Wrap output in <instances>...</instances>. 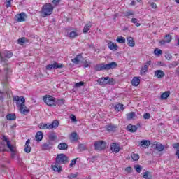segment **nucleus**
I'll list each match as a JSON object with an SVG mask.
<instances>
[{
  "mask_svg": "<svg viewBox=\"0 0 179 179\" xmlns=\"http://www.w3.org/2000/svg\"><path fill=\"white\" fill-rule=\"evenodd\" d=\"M68 157L65 154H59L57 155L55 159V163L54 165H52V169L53 171H57V173H61L62 168L59 164H65L68 163Z\"/></svg>",
  "mask_w": 179,
  "mask_h": 179,
  "instance_id": "f257e3e1",
  "label": "nucleus"
},
{
  "mask_svg": "<svg viewBox=\"0 0 179 179\" xmlns=\"http://www.w3.org/2000/svg\"><path fill=\"white\" fill-rule=\"evenodd\" d=\"M115 68H117V62H113L107 64L101 63L96 64L94 66V69L97 72H100V71H110V69H115Z\"/></svg>",
  "mask_w": 179,
  "mask_h": 179,
  "instance_id": "f03ea898",
  "label": "nucleus"
},
{
  "mask_svg": "<svg viewBox=\"0 0 179 179\" xmlns=\"http://www.w3.org/2000/svg\"><path fill=\"white\" fill-rule=\"evenodd\" d=\"M54 10V7L50 3H45L41 9V13L43 17H47V16H50L52 15V12Z\"/></svg>",
  "mask_w": 179,
  "mask_h": 179,
  "instance_id": "7ed1b4c3",
  "label": "nucleus"
},
{
  "mask_svg": "<svg viewBox=\"0 0 179 179\" xmlns=\"http://www.w3.org/2000/svg\"><path fill=\"white\" fill-rule=\"evenodd\" d=\"M43 101L50 107H55L56 106L55 98L51 95H45L43 96Z\"/></svg>",
  "mask_w": 179,
  "mask_h": 179,
  "instance_id": "20e7f679",
  "label": "nucleus"
},
{
  "mask_svg": "<svg viewBox=\"0 0 179 179\" xmlns=\"http://www.w3.org/2000/svg\"><path fill=\"white\" fill-rule=\"evenodd\" d=\"M13 101H16L17 107H23L24 103H26V99L23 96H16L13 98Z\"/></svg>",
  "mask_w": 179,
  "mask_h": 179,
  "instance_id": "39448f33",
  "label": "nucleus"
},
{
  "mask_svg": "<svg viewBox=\"0 0 179 179\" xmlns=\"http://www.w3.org/2000/svg\"><path fill=\"white\" fill-rule=\"evenodd\" d=\"M95 150H104L106 148V143L105 141H99L94 143Z\"/></svg>",
  "mask_w": 179,
  "mask_h": 179,
  "instance_id": "423d86ee",
  "label": "nucleus"
},
{
  "mask_svg": "<svg viewBox=\"0 0 179 179\" xmlns=\"http://www.w3.org/2000/svg\"><path fill=\"white\" fill-rule=\"evenodd\" d=\"M64 68V66L61 63H58L57 62H53L51 64L46 66V69H58Z\"/></svg>",
  "mask_w": 179,
  "mask_h": 179,
  "instance_id": "0eeeda50",
  "label": "nucleus"
},
{
  "mask_svg": "<svg viewBox=\"0 0 179 179\" xmlns=\"http://www.w3.org/2000/svg\"><path fill=\"white\" fill-rule=\"evenodd\" d=\"M15 19L18 22H24L26 20V13H21L20 14H17Z\"/></svg>",
  "mask_w": 179,
  "mask_h": 179,
  "instance_id": "6e6552de",
  "label": "nucleus"
},
{
  "mask_svg": "<svg viewBox=\"0 0 179 179\" xmlns=\"http://www.w3.org/2000/svg\"><path fill=\"white\" fill-rule=\"evenodd\" d=\"M150 64H152V61L150 60L148 61L145 64L144 66L141 68V70L140 71L141 75H146V72H148V69Z\"/></svg>",
  "mask_w": 179,
  "mask_h": 179,
  "instance_id": "1a4fd4ad",
  "label": "nucleus"
},
{
  "mask_svg": "<svg viewBox=\"0 0 179 179\" xmlns=\"http://www.w3.org/2000/svg\"><path fill=\"white\" fill-rule=\"evenodd\" d=\"M110 150L113 152H115V153H118V152H120V150H121V147L120 146L119 144H117V143H113L111 145H110Z\"/></svg>",
  "mask_w": 179,
  "mask_h": 179,
  "instance_id": "9d476101",
  "label": "nucleus"
},
{
  "mask_svg": "<svg viewBox=\"0 0 179 179\" xmlns=\"http://www.w3.org/2000/svg\"><path fill=\"white\" fill-rule=\"evenodd\" d=\"M24 150L25 153H30V152H31V147L30 146V139L27 140Z\"/></svg>",
  "mask_w": 179,
  "mask_h": 179,
  "instance_id": "9b49d317",
  "label": "nucleus"
},
{
  "mask_svg": "<svg viewBox=\"0 0 179 179\" xmlns=\"http://www.w3.org/2000/svg\"><path fill=\"white\" fill-rule=\"evenodd\" d=\"M140 145L142 148L146 149L147 148H149V146H150V141L148 140H143L140 141Z\"/></svg>",
  "mask_w": 179,
  "mask_h": 179,
  "instance_id": "f8f14e48",
  "label": "nucleus"
},
{
  "mask_svg": "<svg viewBox=\"0 0 179 179\" xmlns=\"http://www.w3.org/2000/svg\"><path fill=\"white\" fill-rule=\"evenodd\" d=\"M106 80H108V78L101 77L98 79L97 82H98L99 85H100L101 86H106Z\"/></svg>",
  "mask_w": 179,
  "mask_h": 179,
  "instance_id": "ddd939ff",
  "label": "nucleus"
},
{
  "mask_svg": "<svg viewBox=\"0 0 179 179\" xmlns=\"http://www.w3.org/2000/svg\"><path fill=\"white\" fill-rule=\"evenodd\" d=\"M127 129L129 132H136V131H138V126L129 124L127 127Z\"/></svg>",
  "mask_w": 179,
  "mask_h": 179,
  "instance_id": "4468645a",
  "label": "nucleus"
},
{
  "mask_svg": "<svg viewBox=\"0 0 179 179\" xmlns=\"http://www.w3.org/2000/svg\"><path fill=\"white\" fill-rule=\"evenodd\" d=\"M155 76L158 79H162V78H164V72L162 70H157L155 72Z\"/></svg>",
  "mask_w": 179,
  "mask_h": 179,
  "instance_id": "2eb2a0df",
  "label": "nucleus"
},
{
  "mask_svg": "<svg viewBox=\"0 0 179 179\" xmlns=\"http://www.w3.org/2000/svg\"><path fill=\"white\" fill-rule=\"evenodd\" d=\"M141 83V78L139 77H134L131 80L132 86H139Z\"/></svg>",
  "mask_w": 179,
  "mask_h": 179,
  "instance_id": "dca6fc26",
  "label": "nucleus"
},
{
  "mask_svg": "<svg viewBox=\"0 0 179 179\" xmlns=\"http://www.w3.org/2000/svg\"><path fill=\"white\" fill-rule=\"evenodd\" d=\"M57 149L59 150H68V144L66 143H61L58 145Z\"/></svg>",
  "mask_w": 179,
  "mask_h": 179,
  "instance_id": "f3484780",
  "label": "nucleus"
},
{
  "mask_svg": "<svg viewBox=\"0 0 179 179\" xmlns=\"http://www.w3.org/2000/svg\"><path fill=\"white\" fill-rule=\"evenodd\" d=\"M143 177L145 179H152L153 175H152V172L150 171H145L143 173Z\"/></svg>",
  "mask_w": 179,
  "mask_h": 179,
  "instance_id": "a211bd4d",
  "label": "nucleus"
},
{
  "mask_svg": "<svg viewBox=\"0 0 179 179\" xmlns=\"http://www.w3.org/2000/svg\"><path fill=\"white\" fill-rule=\"evenodd\" d=\"M155 149L158 152H163L164 150V145H163L160 143H156V144H155Z\"/></svg>",
  "mask_w": 179,
  "mask_h": 179,
  "instance_id": "6ab92c4d",
  "label": "nucleus"
},
{
  "mask_svg": "<svg viewBox=\"0 0 179 179\" xmlns=\"http://www.w3.org/2000/svg\"><path fill=\"white\" fill-rule=\"evenodd\" d=\"M127 40L129 47H135V41L134 40V38L130 36L129 38H127Z\"/></svg>",
  "mask_w": 179,
  "mask_h": 179,
  "instance_id": "aec40b11",
  "label": "nucleus"
},
{
  "mask_svg": "<svg viewBox=\"0 0 179 179\" xmlns=\"http://www.w3.org/2000/svg\"><path fill=\"white\" fill-rule=\"evenodd\" d=\"M43 133L41 131H38L35 136L36 141H37V142H40L43 141Z\"/></svg>",
  "mask_w": 179,
  "mask_h": 179,
  "instance_id": "412c9836",
  "label": "nucleus"
},
{
  "mask_svg": "<svg viewBox=\"0 0 179 179\" xmlns=\"http://www.w3.org/2000/svg\"><path fill=\"white\" fill-rule=\"evenodd\" d=\"M71 139L73 142H77V141H79V136L76 132H73L71 134Z\"/></svg>",
  "mask_w": 179,
  "mask_h": 179,
  "instance_id": "4be33fe9",
  "label": "nucleus"
},
{
  "mask_svg": "<svg viewBox=\"0 0 179 179\" xmlns=\"http://www.w3.org/2000/svg\"><path fill=\"white\" fill-rule=\"evenodd\" d=\"M29 111L30 110L26 107V105L20 107V113H21V114H28Z\"/></svg>",
  "mask_w": 179,
  "mask_h": 179,
  "instance_id": "5701e85b",
  "label": "nucleus"
},
{
  "mask_svg": "<svg viewBox=\"0 0 179 179\" xmlns=\"http://www.w3.org/2000/svg\"><path fill=\"white\" fill-rule=\"evenodd\" d=\"M81 58H82V55H78L76 56V57L74 59H72L71 62L73 64H79V62H80Z\"/></svg>",
  "mask_w": 179,
  "mask_h": 179,
  "instance_id": "b1692460",
  "label": "nucleus"
},
{
  "mask_svg": "<svg viewBox=\"0 0 179 179\" xmlns=\"http://www.w3.org/2000/svg\"><path fill=\"white\" fill-rule=\"evenodd\" d=\"M107 131H108V132H115V131H117V126H115V125H112V124L108 125V126L107 127Z\"/></svg>",
  "mask_w": 179,
  "mask_h": 179,
  "instance_id": "393cba45",
  "label": "nucleus"
},
{
  "mask_svg": "<svg viewBox=\"0 0 179 179\" xmlns=\"http://www.w3.org/2000/svg\"><path fill=\"white\" fill-rule=\"evenodd\" d=\"M108 45L110 50H114L115 51H117L118 50V46L117 45V44H115L114 43L110 42L108 44Z\"/></svg>",
  "mask_w": 179,
  "mask_h": 179,
  "instance_id": "a878e982",
  "label": "nucleus"
},
{
  "mask_svg": "<svg viewBox=\"0 0 179 179\" xmlns=\"http://www.w3.org/2000/svg\"><path fill=\"white\" fill-rule=\"evenodd\" d=\"M48 136L50 141H55L58 138L55 132L50 133Z\"/></svg>",
  "mask_w": 179,
  "mask_h": 179,
  "instance_id": "bb28decb",
  "label": "nucleus"
},
{
  "mask_svg": "<svg viewBox=\"0 0 179 179\" xmlns=\"http://www.w3.org/2000/svg\"><path fill=\"white\" fill-rule=\"evenodd\" d=\"M58 125H59L58 120H54L52 124H49L50 129H52L53 128H58Z\"/></svg>",
  "mask_w": 179,
  "mask_h": 179,
  "instance_id": "cd10ccee",
  "label": "nucleus"
},
{
  "mask_svg": "<svg viewBox=\"0 0 179 179\" xmlns=\"http://www.w3.org/2000/svg\"><path fill=\"white\" fill-rule=\"evenodd\" d=\"M40 129H51L50 127V123L44 124L41 123L39 124Z\"/></svg>",
  "mask_w": 179,
  "mask_h": 179,
  "instance_id": "c85d7f7f",
  "label": "nucleus"
},
{
  "mask_svg": "<svg viewBox=\"0 0 179 179\" xmlns=\"http://www.w3.org/2000/svg\"><path fill=\"white\" fill-rule=\"evenodd\" d=\"M78 36H79V34H78V32L71 31L69 34L68 37H69V38H75L76 37H78Z\"/></svg>",
  "mask_w": 179,
  "mask_h": 179,
  "instance_id": "c756f323",
  "label": "nucleus"
},
{
  "mask_svg": "<svg viewBox=\"0 0 179 179\" xmlns=\"http://www.w3.org/2000/svg\"><path fill=\"white\" fill-rule=\"evenodd\" d=\"M115 110L116 111H121V110H124V105L121 103H117L115 106Z\"/></svg>",
  "mask_w": 179,
  "mask_h": 179,
  "instance_id": "7c9ffc66",
  "label": "nucleus"
},
{
  "mask_svg": "<svg viewBox=\"0 0 179 179\" xmlns=\"http://www.w3.org/2000/svg\"><path fill=\"white\" fill-rule=\"evenodd\" d=\"M6 118L9 121H14V120H16V115L15 114H8L6 115Z\"/></svg>",
  "mask_w": 179,
  "mask_h": 179,
  "instance_id": "2f4dec72",
  "label": "nucleus"
},
{
  "mask_svg": "<svg viewBox=\"0 0 179 179\" xmlns=\"http://www.w3.org/2000/svg\"><path fill=\"white\" fill-rule=\"evenodd\" d=\"M169 96H170V92L166 91L161 95V99L162 100H166V99H167Z\"/></svg>",
  "mask_w": 179,
  "mask_h": 179,
  "instance_id": "473e14b6",
  "label": "nucleus"
},
{
  "mask_svg": "<svg viewBox=\"0 0 179 179\" xmlns=\"http://www.w3.org/2000/svg\"><path fill=\"white\" fill-rule=\"evenodd\" d=\"M116 41L119 43V44H125V38L122 36H118L116 39Z\"/></svg>",
  "mask_w": 179,
  "mask_h": 179,
  "instance_id": "72a5a7b5",
  "label": "nucleus"
},
{
  "mask_svg": "<svg viewBox=\"0 0 179 179\" xmlns=\"http://www.w3.org/2000/svg\"><path fill=\"white\" fill-rule=\"evenodd\" d=\"M3 54L5 58H12L13 57V53L10 51H5Z\"/></svg>",
  "mask_w": 179,
  "mask_h": 179,
  "instance_id": "f704fd0d",
  "label": "nucleus"
},
{
  "mask_svg": "<svg viewBox=\"0 0 179 179\" xmlns=\"http://www.w3.org/2000/svg\"><path fill=\"white\" fill-rule=\"evenodd\" d=\"M92 27V25H90V24H87L85 27H84V29L83 30V33H87V31H89V30H90Z\"/></svg>",
  "mask_w": 179,
  "mask_h": 179,
  "instance_id": "c9c22d12",
  "label": "nucleus"
},
{
  "mask_svg": "<svg viewBox=\"0 0 179 179\" xmlns=\"http://www.w3.org/2000/svg\"><path fill=\"white\" fill-rule=\"evenodd\" d=\"M127 120H134L135 118V113L131 112L130 113L127 114Z\"/></svg>",
  "mask_w": 179,
  "mask_h": 179,
  "instance_id": "e433bc0d",
  "label": "nucleus"
},
{
  "mask_svg": "<svg viewBox=\"0 0 179 179\" xmlns=\"http://www.w3.org/2000/svg\"><path fill=\"white\" fill-rule=\"evenodd\" d=\"M17 43H18V44H20V45H23L24 44V43H26V38H24V37L20 38L17 40Z\"/></svg>",
  "mask_w": 179,
  "mask_h": 179,
  "instance_id": "4c0bfd02",
  "label": "nucleus"
},
{
  "mask_svg": "<svg viewBox=\"0 0 179 179\" xmlns=\"http://www.w3.org/2000/svg\"><path fill=\"white\" fill-rule=\"evenodd\" d=\"M78 176H79V173L78 172H76V173H70L67 178L69 179H72V178H76L78 177Z\"/></svg>",
  "mask_w": 179,
  "mask_h": 179,
  "instance_id": "58836bf2",
  "label": "nucleus"
},
{
  "mask_svg": "<svg viewBox=\"0 0 179 179\" xmlns=\"http://www.w3.org/2000/svg\"><path fill=\"white\" fill-rule=\"evenodd\" d=\"M56 105L57 104L58 106H62L65 103V99H58L57 101H55Z\"/></svg>",
  "mask_w": 179,
  "mask_h": 179,
  "instance_id": "ea45409f",
  "label": "nucleus"
},
{
  "mask_svg": "<svg viewBox=\"0 0 179 179\" xmlns=\"http://www.w3.org/2000/svg\"><path fill=\"white\" fill-rule=\"evenodd\" d=\"M91 64H92V62H90V61L85 60L83 62L84 68H89V66H90Z\"/></svg>",
  "mask_w": 179,
  "mask_h": 179,
  "instance_id": "a19ab883",
  "label": "nucleus"
},
{
  "mask_svg": "<svg viewBox=\"0 0 179 179\" xmlns=\"http://www.w3.org/2000/svg\"><path fill=\"white\" fill-rule=\"evenodd\" d=\"M131 159H133V160L134 162H137V160H139V155L138 154H133L131 155Z\"/></svg>",
  "mask_w": 179,
  "mask_h": 179,
  "instance_id": "79ce46f5",
  "label": "nucleus"
},
{
  "mask_svg": "<svg viewBox=\"0 0 179 179\" xmlns=\"http://www.w3.org/2000/svg\"><path fill=\"white\" fill-rule=\"evenodd\" d=\"M131 23H134V24H136L137 27H139V26H141V23L138 22V19L136 18H132Z\"/></svg>",
  "mask_w": 179,
  "mask_h": 179,
  "instance_id": "37998d69",
  "label": "nucleus"
},
{
  "mask_svg": "<svg viewBox=\"0 0 179 179\" xmlns=\"http://www.w3.org/2000/svg\"><path fill=\"white\" fill-rule=\"evenodd\" d=\"M155 55H162L163 54V51L159 48H156L154 51Z\"/></svg>",
  "mask_w": 179,
  "mask_h": 179,
  "instance_id": "c03bdc74",
  "label": "nucleus"
},
{
  "mask_svg": "<svg viewBox=\"0 0 179 179\" xmlns=\"http://www.w3.org/2000/svg\"><path fill=\"white\" fill-rule=\"evenodd\" d=\"M134 169L137 171V173H141V171H142V166L141 165L134 166Z\"/></svg>",
  "mask_w": 179,
  "mask_h": 179,
  "instance_id": "a18cd8bd",
  "label": "nucleus"
},
{
  "mask_svg": "<svg viewBox=\"0 0 179 179\" xmlns=\"http://www.w3.org/2000/svg\"><path fill=\"white\" fill-rule=\"evenodd\" d=\"M78 149L82 152L86 150V146L84 144H79Z\"/></svg>",
  "mask_w": 179,
  "mask_h": 179,
  "instance_id": "49530a36",
  "label": "nucleus"
},
{
  "mask_svg": "<svg viewBox=\"0 0 179 179\" xmlns=\"http://www.w3.org/2000/svg\"><path fill=\"white\" fill-rule=\"evenodd\" d=\"M108 78V80H106V85H113L114 83V79L111 78L110 77H106Z\"/></svg>",
  "mask_w": 179,
  "mask_h": 179,
  "instance_id": "de8ad7c7",
  "label": "nucleus"
},
{
  "mask_svg": "<svg viewBox=\"0 0 179 179\" xmlns=\"http://www.w3.org/2000/svg\"><path fill=\"white\" fill-rule=\"evenodd\" d=\"M12 1L13 0H6V8H10L12 6Z\"/></svg>",
  "mask_w": 179,
  "mask_h": 179,
  "instance_id": "09e8293b",
  "label": "nucleus"
},
{
  "mask_svg": "<svg viewBox=\"0 0 179 179\" xmlns=\"http://www.w3.org/2000/svg\"><path fill=\"white\" fill-rule=\"evenodd\" d=\"M164 39L166 41V43H170L171 41V35L170 34L166 35Z\"/></svg>",
  "mask_w": 179,
  "mask_h": 179,
  "instance_id": "8fccbe9b",
  "label": "nucleus"
},
{
  "mask_svg": "<svg viewBox=\"0 0 179 179\" xmlns=\"http://www.w3.org/2000/svg\"><path fill=\"white\" fill-rule=\"evenodd\" d=\"M43 150H48L50 149V143H45L42 146Z\"/></svg>",
  "mask_w": 179,
  "mask_h": 179,
  "instance_id": "3c124183",
  "label": "nucleus"
},
{
  "mask_svg": "<svg viewBox=\"0 0 179 179\" xmlns=\"http://www.w3.org/2000/svg\"><path fill=\"white\" fill-rule=\"evenodd\" d=\"M178 65V64L176 62H173V63L169 64V68H170L171 69V68H176V66H177Z\"/></svg>",
  "mask_w": 179,
  "mask_h": 179,
  "instance_id": "603ef678",
  "label": "nucleus"
},
{
  "mask_svg": "<svg viewBox=\"0 0 179 179\" xmlns=\"http://www.w3.org/2000/svg\"><path fill=\"white\" fill-rule=\"evenodd\" d=\"M78 160V158H75L73 159L71 162L69 164V167H73V166H75V164H76V161Z\"/></svg>",
  "mask_w": 179,
  "mask_h": 179,
  "instance_id": "864d4df0",
  "label": "nucleus"
},
{
  "mask_svg": "<svg viewBox=\"0 0 179 179\" xmlns=\"http://www.w3.org/2000/svg\"><path fill=\"white\" fill-rule=\"evenodd\" d=\"M85 83L82 81L79 82V83H76L75 84V87H80L81 86H83Z\"/></svg>",
  "mask_w": 179,
  "mask_h": 179,
  "instance_id": "5fc2aeb1",
  "label": "nucleus"
},
{
  "mask_svg": "<svg viewBox=\"0 0 179 179\" xmlns=\"http://www.w3.org/2000/svg\"><path fill=\"white\" fill-rule=\"evenodd\" d=\"M143 118H144V120H149V118H150V113H145L143 115Z\"/></svg>",
  "mask_w": 179,
  "mask_h": 179,
  "instance_id": "6e6d98bb",
  "label": "nucleus"
},
{
  "mask_svg": "<svg viewBox=\"0 0 179 179\" xmlns=\"http://www.w3.org/2000/svg\"><path fill=\"white\" fill-rule=\"evenodd\" d=\"M173 149H176V150H179V143H176L172 145Z\"/></svg>",
  "mask_w": 179,
  "mask_h": 179,
  "instance_id": "4d7b16f0",
  "label": "nucleus"
},
{
  "mask_svg": "<svg viewBox=\"0 0 179 179\" xmlns=\"http://www.w3.org/2000/svg\"><path fill=\"white\" fill-rule=\"evenodd\" d=\"M7 147L8 148V149H10L11 152H15V150L13 149V146L10 145V143H8Z\"/></svg>",
  "mask_w": 179,
  "mask_h": 179,
  "instance_id": "13d9d810",
  "label": "nucleus"
},
{
  "mask_svg": "<svg viewBox=\"0 0 179 179\" xmlns=\"http://www.w3.org/2000/svg\"><path fill=\"white\" fill-rule=\"evenodd\" d=\"M134 15V13L132 11H127L124 13V15L128 17V16H131Z\"/></svg>",
  "mask_w": 179,
  "mask_h": 179,
  "instance_id": "bf43d9fd",
  "label": "nucleus"
},
{
  "mask_svg": "<svg viewBox=\"0 0 179 179\" xmlns=\"http://www.w3.org/2000/svg\"><path fill=\"white\" fill-rule=\"evenodd\" d=\"M3 141L4 142H6L7 146H8V143H10V141H9V140H8V138H6V136H3Z\"/></svg>",
  "mask_w": 179,
  "mask_h": 179,
  "instance_id": "052dcab7",
  "label": "nucleus"
},
{
  "mask_svg": "<svg viewBox=\"0 0 179 179\" xmlns=\"http://www.w3.org/2000/svg\"><path fill=\"white\" fill-rule=\"evenodd\" d=\"M150 6L152 7V9H156L157 8V5L155 3H150Z\"/></svg>",
  "mask_w": 179,
  "mask_h": 179,
  "instance_id": "680f3d73",
  "label": "nucleus"
},
{
  "mask_svg": "<svg viewBox=\"0 0 179 179\" xmlns=\"http://www.w3.org/2000/svg\"><path fill=\"white\" fill-rule=\"evenodd\" d=\"M125 171H126L127 173H131V171H132V168L130 167V166L127 167V168L125 169Z\"/></svg>",
  "mask_w": 179,
  "mask_h": 179,
  "instance_id": "e2e57ef3",
  "label": "nucleus"
},
{
  "mask_svg": "<svg viewBox=\"0 0 179 179\" xmlns=\"http://www.w3.org/2000/svg\"><path fill=\"white\" fill-rule=\"evenodd\" d=\"M166 43H167L166 41V40H162L159 41V44H161V45H164V44H166Z\"/></svg>",
  "mask_w": 179,
  "mask_h": 179,
  "instance_id": "0e129e2a",
  "label": "nucleus"
},
{
  "mask_svg": "<svg viewBox=\"0 0 179 179\" xmlns=\"http://www.w3.org/2000/svg\"><path fill=\"white\" fill-rule=\"evenodd\" d=\"M71 120L75 122V121H76V117L73 115H71Z\"/></svg>",
  "mask_w": 179,
  "mask_h": 179,
  "instance_id": "69168bd1",
  "label": "nucleus"
},
{
  "mask_svg": "<svg viewBox=\"0 0 179 179\" xmlns=\"http://www.w3.org/2000/svg\"><path fill=\"white\" fill-rule=\"evenodd\" d=\"M176 156H178V159H179V150H178L176 152V154H175Z\"/></svg>",
  "mask_w": 179,
  "mask_h": 179,
  "instance_id": "338daca9",
  "label": "nucleus"
},
{
  "mask_svg": "<svg viewBox=\"0 0 179 179\" xmlns=\"http://www.w3.org/2000/svg\"><path fill=\"white\" fill-rule=\"evenodd\" d=\"M176 73L179 75V67L176 69Z\"/></svg>",
  "mask_w": 179,
  "mask_h": 179,
  "instance_id": "774afa93",
  "label": "nucleus"
}]
</instances>
